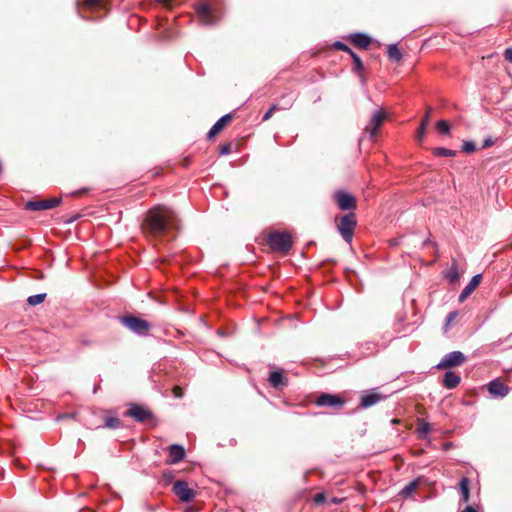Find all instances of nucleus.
Instances as JSON below:
<instances>
[{"instance_id": "obj_1", "label": "nucleus", "mask_w": 512, "mask_h": 512, "mask_svg": "<svg viewBox=\"0 0 512 512\" xmlns=\"http://www.w3.org/2000/svg\"><path fill=\"white\" fill-rule=\"evenodd\" d=\"M179 228L180 219L177 213L166 205H156L150 208L141 223L144 237L154 246L175 239Z\"/></svg>"}, {"instance_id": "obj_2", "label": "nucleus", "mask_w": 512, "mask_h": 512, "mask_svg": "<svg viewBox=\"0 0 512 512\" xmlns=\"http://www.w3.org/2000/svg\"><path fill=\"white\" fill-rule=\"evenodd\" d=\"M266 243L271 251L282 255H287L289 254L294 241L289 232L273 231L267 235Z\"/></svg>"}, {"instance_id": "obj_3", "label": "nucleus", "mask_w": 512, "mask_h": 512, "mask_svg": "<svg viewBox=\"0 0 512 512\" xmlns=\"http://www.w3.org/2000/svg\"><path fill=\"white\" fill-rule=\"evenodd\" d=\"M334 221L336 228L344 241L350 244L357 226L356 214L354 212H349L345 215H337Z\"/></svg>"}, {"instance_id": "obj_4", "label": "nucleus", "mask_w": 512, "mask_h": 512, "mask_svg": "<svg viewBox=\"0 0 512 512\" xmlns=\"http://www.w3.org/2000/svg\"><path fill=\"white\" fill-rule=\"evenodd\" d=\"M120 322L123 326L139 335H147L152 327L150 322L132 314L122 316Z\"/></svg>"}, {"instance_id": "obj_5", "label": "nucleus", "mask_w": 512, "mask_h": 512, "mask_svg": "<svg viewBox=\"0 0 512 512\" xmlns=\"http://www.w3.org/2000/svg\"><path fill=\"white\" fill-rule=\"evenodd\" d=\"M124 415L126 417H131L135 421L140 422V423L152 421L153 426H155L157 424L153 412L150 409H148L147 407L137 404V403H130L129 409H127L124 412Z\"/></svg>"}, {"instance_id": "obj_6", "label": "nucleus", "mask_w": 512, "mask_h": 512, "mask_svg": "<svg viewBox=\"0 0 512 512\" xmlns=\"http://www.w3.org/2000/svg\"><path fill=\"white\" fill-rule=\"evenodd\" d=\"M333 200L342 211L354 212L357 209L356 197L347 191H335L333 194Z\"/></svg>"}, {"instance_id": "obj_7", "label": "nucleus", "mask_w": 512, "mask_h": 512, "mask_svg": "<svg viewBox=\"0 0 512 512\" xmlns=\"http://www.w3.org/2000/svg\"><path fill=\"white\" fill-rule=\"evenodd\" d=\"M314 403L319 407H330L334 410H340L344 407L345 400L340 395L321 393L314 400Z\"/></svg>"}, {"instance_id": "obj_8", "label": "nucleus", "mask_w": 512, "mask_h": 512, "mask_svg": "<svg viewBox=\"0 0 512 512\" xmlns=\"http://www.w3.org/2000/svg\"><path fill=\"white\" fill-rule=\"evenodd\" d=\"M466 356L460 351H453L446 354L442 360L436 365L439 370L450 369L452 367H458L465 363Z\"/></svg>"}, {"instance_id": "obj_9", "label": "nucleus", "mask_w": 512, "mask_h": 512, "mask_svg": "<svg viewBox=\"0 0 512 512\" xmlns=\"http://www.w3.org/2000/svg\"><path fill=\"white\" fill-rule=\"evenodd\" d=\"M60 197H53L49 199H35L25 203V209L30 211H41L55 208L61 203Z\"/></svg>"}, {"instance_id": "obj_10", "label": "nucleus", "mask_w": 512, "mask_h": 512, "mask_svg": "<svg viewBox=\"0 0 512 512\" xmlns=\"http://www.w3.org/2000/svg\"><path fill=\"white\" fill-rule=\"evenodd\" d=\"M173 492L182 502L192 501L196 495L195 491L188 487L187 482L178 480L173 485Z\"/></svg>"}, {"instance_id": "obj_11", "label": "nucleus", "mask_w": 512, "mask_h": 512, "mask_svg": "<svg viewBox=\"0 0 512 512\" xmlns=\"http://www.w3.org/2000/svg\"><path fill=\"white\" fill-rule=\"evenodd\" d=\"M387 118L386 112L383 109H379L372 116L369 124L366 126L365 131L370 133L371 137H375L377 134L378 128L383 124L385 119Z\"/></svg>"}, {"instance_id": "obj_12", "label": "nucleus", "mask_w": 512, "mask_h": 512, "mask_svg": "<svg viewBox=\"0 0 512 512\" xmlns=\"http://www.w3.org/2000/svg\"><path fill=\"white\" fill-rule=\"evenodd\" d=\"M268 382L273 388L282 390L288 385L289 380L282 369H277L269 374Z\"/></svg>"}, {"instance_id": "obj_13", "label": "nucleus", "mask_w": 512, "mask_h": 512, "mask_svg": "<svg viewBox=\"0 0 512 512\" xmlns=\"http://www.w3.org/2000/svg\"><path fill=\"white\" fill-rule=\"evenodd\" d=\"M233 117L232 113L222 116L209 130L207 138L211 140L218 135L233 120Z\"/></svg>"}, {"instance_id": "obj_14", "label": "nucleus", "mask_w": 512, "mask_h": 512, "mask_svg": "<svg viewBox=\"0 0 512 512\" xmlns=\"http://www.w3.org/2000/svg\"><path fill=\"white\" fill-rule=\"evenodd\" d=\"M169 457L166 460L168 464H176L185 458L186 452L183 446L172 444L168 447Z\"/></svg>"}, {"instance_id": "obj_15", "label": "nucleus", "mask_w": 512, "mask_h": 512, "mask_svg": "<svg viewBox=\"0 0 512 512\" xmlns=\"http://www.w3.org/2000/svg\"><path fill=\"white\" fill-rule=\"evenodd\" d=\"M197 16L203 24H214L216 18L211 7L208 4H201L197 8Z\"/></svg>"}, {"instance_id": "obj_16", "label": "nucleus", "mask_w": 512, "mask_h": 512, "mask_svg": "<svg viewBox=\"0 0 512 512\" xmlns=\"http://www.w3.org/2000/svg\"><path fill=\"white\" fill-rule=\"evenodd\" d=\"M510 388L500 379H494L488 384V391L496 397H505L509 393Z\"/></svg>"}, {"instance_id": "obj_17", "label": "nucleus", "mask_w": 512, "mask_h": 512, "mask_svg": "<svg viewBox=\"0 0 512 512\" xmlns=\"http://www.w3.org/2000/svg\"><path fill=\"white\" fill-rule=\"evenodd\" d=\"M383 398L384 397L381 394H379L375 391H370L361 397L360 407L368 408V407L376 404Z\"/></svg>"}, {"instance_id": "obj_18", "label": "nucleus", "mask_w": 512, "mask_h": 512, "mask_svg": "<svg viewBox=\"0 0 512 512\" xmlns=\"http://www.w3.org/2000/svg\"><path fill=\"white\" fill-rule=\"evenodd\" d=\"M350 41L353 45L361 49H367L371 44V38L363 33H355L350 36Z\"/></svg>"}, {"instance_id": "obj_19", "label": "nucleus", "mask_w": 512, "mask_h": 512, "mask_svg": "<svg viewBox=\"0 0 512 512\" xmlns=\"http://www.w3.org/2000/svg\"><path fill=\"white\" fill-rule=\"evenodd\" d=\"M78 6L93 10V9H106L108 0H78Z\"/></svg>"}, {"instance_id": "obj_20", "label": "nucleus", "mask_w": 512, "mask_h": 512, "mask_svg": "<svg viewBox=\"0 0 512 512\" xmlns=\"http://www.w3.org/2000/svg\"><path fill=\"white\" fill-rule=\"evenodd\" d=\"M460 380L461 378L458 374L452 371H448L444 374L442 383L446 388L453 389L459 385Z\"/></svg>"}, {"instance_id": "obj_21", "label": "nucleus", "mask_w": 512, "mask_h": 512, "mask_svg": "<svg viewBox=\"0 0 512 512\" xmlns=\"http://www.w3.org/2000/svg\"><path fill=\"white\" fill-rule=\"evenodd\" d=\"M295 96L292 92H285L282 93L279 97V101L281 102L279 104V110H288L293 107L295 102Z\"/></svg>"}, {"instance_id": "obj_22", "label": "nucleus", "mask_w": 512, "mask_h": 512, "mask_svg": "<svg viewBox=\"0 0 512 512\" xmlns=\"http://www.w3.org/2000/svg\"><path fill=\"white\" fill-rule=\"evenodd\" d=\"M470 480L467 477H463L459 483V489L462 494V500L468 502L470 500Z\"/></svg>"}, {"instance_id": "obj_23", "label": "nucleus", "mask_w": 512, "mask_h": 512, "mask_svg": "<svg viewBox=\"0 0 512 512\" xmlns=\"http://www.w3.org/2000/svg\"><path fill=\"white\" fill-rule=\"evenodd\" d=\"M420 485V480L416 479L410 483H408L400 492V495L404 497L410 496L413 492H415Z\"/></svg>"}, {"instance_id": "obj_24", "label": "nucleus", "mask_w": 512, "mask_h": 512, "mask_svg": "<svg viewBox=\"0 0 512 512\" xmlns=\"http://www.w3.org/2000/svg\"><path fill=\"white\" fill-rule=\"evenodd\" d=\"M387 54L392 61L398 62L402 59V53L397 45H389Z\"/></svg>"}, {"instance_id": "obj_25", "label": "nucleus", "mask_w": 512, "mask_h": 512, "mask_svg": "<svg viewBox=\"0 0 512 512\" xmlns=\"http://www.w3.org/2000/svg\"><path fill=\"white\" fill-rule=\"evenodd\" d=\"M431 429V425L428 422L418 420L417 432L419 433V438H426Z\"/></svg>"}, {"instance_id": "obj_26", "label": "nucleus", "mask_w": 512, "mask_h": 512, "mask_svg": "<svg viewBox=\"0 0 512 512\" xmlns=\"http://www.w3.org/2000/svg\"><path fill=\"white\" fill-rule=\"evenodd\" d=\"M432 153L433 155L437 156V157H454L456 156V151L454 150H450V149H447V148H443V147H436V148H433L432 149Z\"/></svg>"}, {"instance_id": "obj_27", "label": "nucleus", "mask_w": 512, "mask_h": 512, "mask_svg": "<svg viewBox=\"0 0 512 512\" xmlns=\"http://www.w3.org/2000/svg\"><path fill=\"white\" fill-rule=\"evenodd\" d=\"M446 277H447V279L451 283H455V282H457L459 280L460 274H459V271H458V266H457V264L455 262H453V264L450 267Z\"/></svg>"}, {"instance_id": "obj_28", "label": "nucleus", "mask_w": 512, "mask_h": 512, "mask_svg": "<svg viewBox=\"0 0 512 512\" xmlns=\"http://www.w3.org/2000/svg\"><path fill=\"white\" fill-rule=\"evenodd\" d=\"M121 420L118 417H106L104 419V426L105 428L109 429H117L121 427Z\"/></svg>"}, {"instance_id": "obj_29", "label": "nucleus", "mask_w": 512, "mask_h": 512, "mask_svg": "<svg viewBox=\"0 0 512 512\" xmlns=\"http://www.w3.org/2000/svg\"><path fill=\"white\" fill-rule=\"evenodd\" d=\"M481 279L482 276L480 274L473 276L468 285L464 289L471 294L480 284Z\"/></svg>"}, {"instance_id": "obj_30", "label": "nucleus", "mask_w": 512, "mask_h": 512, "mask_svg": "<svg viewBox=\"0 0 512 512\" xmlns=\"http://www.w3.org/2000/svg\"><path fill=\"white\" fill-rule=\"evenodd\" d=\"M45 298H46L45 293L36 294V295L28 297L27 302L29 303V305L35 306V305L42 303L45 300Z\"/></svg>"}, {"instance_id": "obj_31", "label": "nucleus", "mask_w": 512, "mask_h": 512, "mask_svg": "<svg viewBox=\"0 0 512 512\" xmlns=\"http://www.w3.org/2000/svg\"><path fill=\"white\" fill-rule=\"evenodd\" d=\"M436 127L442 134H449L450 132V124L446 120L438 121Z\"/></svg>"}, {"instance_id": "obj_32", "label": "nucleus", "mask_w": 512, "mask_h": 512, "mask_svg": "<svg viewBox=\"0 0 512 512\" xmlns=\"http://www.w3.org/2000/svg\"><path fill=\"white\" fill-rule=\"evenodd\" d=\"M350 56L352 57L353 59V63H354V70L355 71H361L363 70L364 66H363V62L362 60L360 59V57L355 54L354 52H351Z\"/></svg>"}, {"instance_id": "obj_33", "label": "nucleus", "mask_w": 512, "mask_h": 512, "mask_svg": "<svg viewBox=\"0 0 512 512\" xmlns=\"http://www.w3.org/2000/svg\"><path fill=\"white\" fill-rule=\"evenodd\" d=\"M476 150V145L472 141H465L462 144V151L465 153H473Z\"/></svg>"}, {"instance_id": "obj_34", "label": "nucleus", "mask_w": 512, "mask_h": 512, "mask_svg": "<svg viewBox=\"0 0 512 512\" xmlns=\"http://www.w3.org/2000/svg\"><path fill=\"white\" fill-rule=\"evenodd\" d=\"M279 110V104L274 103L263 116V121L269 120L275 111Z\"/></svg>"}, {"instance_id": "obj_35", "label": "nucleus", "mask_w": 512, "mask_h": 512, "mask_svg": "<svg viewBox=\"0 0 512 512\" xmlns=\"http://www.w3.org/2000/svg\"><path fill=\"white\" fill-rule=\"evenodd\" d=\"M426 127H427V119H422V122L417 130V138L419 140H421L424 137L425 132H426Z\"/></svg>"}, {"instance_id": "obj_36", "label": "nucleus", "mask_w": 512, "mask_h": 512, "mask_svg": "<svg viewBox=\"0 0 512 512\" xmlns=\"http://www.w3.org/2000/svg\"><path fill=\"white\" fill-rule=\"evenodd\" d=\"M173 478H174V474L172 471L166 470L162 473V481L164 482L165 485L170 484L172 482Z\"/></svg>"}, {"instance_id": "obj_37", "label": "nucleus", "mask_w": 512, "mask_h": 512, "mask_svg": "<svg viewBox=\"0 0 512 512\" xmlns=\"http://www.w3.org/2000/svg\"><path fill=\"white\" fill-rule=\"evenodd\" d=\"M232 144L230 142L224 143L219 147L220 155H227L231 152Z\"/></svg>"}, {"instance_id": "obj_38", "label": "nucleus", "mask_w": 512, "mask_h": 512, "mask_svg": "<svg viewBox=\"0 0 512 512\" xmlns=\"http://www.w3.org/2000/svg\"><path fill=\"white\" fill-rule=\"evenodd\" d=\"M334 47L337 49V50H340V51H344V52H347L349 54H351V52H353L346 44L342 43V42H336L334 44Z\"/></svg>"}, {"instance_id": "obj_39", "label": "nucleus", "mask_w": 512, "mask_h": 512, "mask_svg": "<svg viewBox=\"0 0 512 512\" xmlns=\"http://www.w3.org/2000/svg\"><path fill=\"white\" fill-rule=\"evenodd\" d=\"M314 502L317 505L324 504L326 502V495L325 493H318L314 496Z\"/></svg>"}, {"instance_id": "obj_40", "label": "nucleus", "mask_w": 512, "mask_h": 512, "mask_svg": "<svg viewBox=\"0 0 512 512\" xmlns=\"http://www.w3.org/2000/svg\"><path fill=\"white\" fill-rule=\"evenodd\" d=\"M172 393H173L174 397H176V398H182L184 395L183 388L180 386H174L172 388Z\"/></svg>"}, {"instance_id": "obj_41", "label": "nucleus", "mask_w": 512, "mask_h": 512, "mask_svg": "<svg viewBox=\"0 0 512 512\" xmlns=\"http://www.w3.org/2000/svg\"><path fill=\"white\" fill-rule=\"evenodd\" d=\"M458 313L457 311L450 312L446 317V326H449L455 319L457 318Z\"/></svg>"}, {"instance_id": "obj_42", "label": "nucleus", "mask_w": 512, "mask_h": 512, "mask_svg": "<svg viewBox=\"0 0 512 512\" xmlns=\"http://www.w3.org/2000/svg\"><path fill=\"white\" fill-rule=\"evenodd\" d=\"M504 57L507 61L512 63V48L506 49L504 52Z\"/></svg>"}, {"instance_id": "obj_43", "label": "nucleus", "mask_w": 512, "mask_h": 512, "mask_svg": "<svg viewBox=\"0 0 512 512\" xmlns=\"http://www.w3.org/2000/svg\"><path fill=\"white\" fill-rule=\"evenodd\" d=\"M469 295H470V293H468L465 289H463V291L459 295L458 301L461 303L464 302L468 298Z\"/></svg>"}, {"instance_id": "obj_44", "label": "nucleus", "mask_w": 512, "mask_h": 512, "mask_svg": "<svg viewBox=\"0 0 512 512\" xmlns=\"http://www.w3.org/2000/svg\"><path fill=\"white\" fill-rule=\"evenodd\" d=\"M493 145V140L491 138L485 139L483 142V148H488Z\"/></svg>"}, {"instance_id": "obj_45", "label": "nucleus", "mask_w": 512, "mask_h": 512, "mask_svg": "<svg viewBox=\"0 0 512 512\" xmlns=\"http://www.w3.org/2000/svg\"><path fill=\"white\" fill-rule=\"evenodd\" d=\"M432 113V108L431 107H428L427 108V111H426V115L424 116L423 119H427V124L429 123V119H430V115Z\"/></svg>"}, {"instance_id": "obj_46", "label": "nucleus", "mask_w": 512, "mask_h": 512, "mask_svg": "<svg viewBox=\"0 0 512 512\" xmlns=\"http://www.w3.org/2000/svg\"><path fill=\"white\" fill-rule=\"evenodd\" d=\"M462 512H477L472 506H467Z\"/></svg>"}, {"instance_id": "obj_47", "label": "nucleus", "mask_w": 512, "mask_h": 512, "mask_svg": "<svg viewBox=\"0 0 512 512\" xmlns=\"http://www.w3.org/2000/svg\"><path fill=\"white\" fill-rule=\"evenodd\" d=\"M190 162H191L190 158L187 157V158L183 159L182 165L184 167H188Z\"/></svg>"}, {"instance_id": "obj_48", "label": "nucleus", "mask_w": 512, "mask_h": 512, "mask_svg": "<svg viewBox=\"0 0 512 512\" xmlns=\"http://www.w3.org/2000/svg\"><path fill=\"white\" fill-rule=\"evenodd\" d=\"M342 501H343V499H338V498H332L331 499V502L334 503V504H340Z\"/></svg>"}, {"instance_id": "obj_49", "label": "nucleus", "mask_w": 512, "mask_h": 512, "mask_svg": "<svg viewBox=\"0 0 512 512\" xmlns=\"http://www.w3.org/2000/svg\"><path fill=\"white\" fill-rule=\"evenodd\" d=\"M78 218V215L72 216L71 219L66 220L67 223H71Z\"/></svg>"}, {"instance_id": "obj_50", "label": "nucleus", "mask_w": 512, "mask_h": 512, "mask_svg": "<svg viewBox=\"0 0 512 512\" xmlns=\"http://www.w3.org/2000/svg\"><path fill=\"white\" fill-rule=\"evenodd\" d=\"M392 423H393V424H397V423H399V420H398V419H393V420H392Z\"/></svg>"}, {"instance_id": "obj_51", "label": "nucleus", "mask_w": 512, "mask_h": 512, "mask_svg": "<svg viewBox=\"0 0 512 512\" xmlns=\"http://www.w3.org/2000/svg\"><path fill=\"white\" fill-rule=\"evenodd\" d=\"M85 510H87L88 512H96V511H94V510H92L90 508H85Z\"/></svg>"}, {"instance_id": "obj_52", "label": "nucleus", "mask_w": 512, "mask_h": 512, "mask_svg": "<svg viewBox=\"0 0 512 512\" xmlns=\"http://www.w3.org/2000/svg\"><path fill=\"white\" fill-rule=\"evenodd\" d=\"M85 192H87V190H86V189L81 190V191H79L78 193H85Z\"/></svg>"}]
</instances>
